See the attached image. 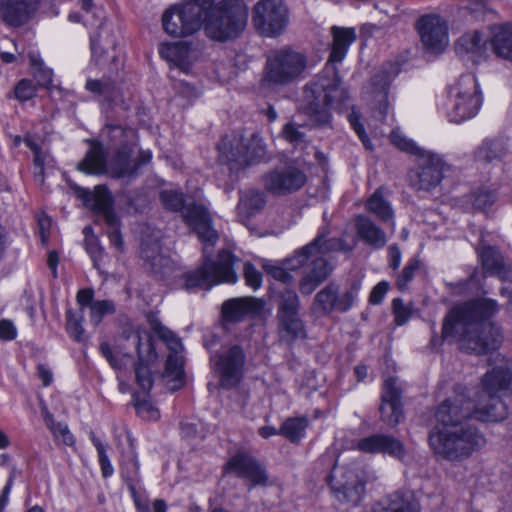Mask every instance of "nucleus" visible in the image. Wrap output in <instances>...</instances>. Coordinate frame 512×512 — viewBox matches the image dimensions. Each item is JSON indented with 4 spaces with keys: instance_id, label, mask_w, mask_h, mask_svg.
<instances>
[{
    "instance_id": "obj_50",
    "label": "nucleus",
    "mask_w": 512,
    "mask_h": 512,
    "mask_svg": "<svg viewBox=\"0 0 512 512\" xmlns=\"http://www.w3.org/2000/svg\"><path fill=\"white\" fill-rule=\"evenodd\" d=\"M115 312L114 302L111 300L95 301L91 304L90 318L91 321L98 325L103 316L113 314Z\"/></svg>"
},
{
    "instance_id": "obj_41",
    "label": "nucleus",
    "mask_w": 512,
    "mask_h": 512,
    "mask_svg": "<svg viewBox=\"0 0 512 512\" xmlns=\"http://www.w3.org/2000/svg\"><path fill=\"white\" fill-rule=\"evenodd\" d=\"M46 426L50 429L57 444L72 447L75 445V437L63 421H56L55 418H45Z\"/></svg>"
},
{
    "instance_id": "obj_53",
    "label": "nucleus",
    "mask_w": 512,
    "mask_h": 512,
    "mask_svg": "<svg viewBox=\"0 0 512 512\" xmlns=\"http://www.w3.org/2000/svg\"><path fill=\"white\" fill-rule=\"evenodd\" d=\"M14 93L19 101L25 102L36 96L37 88L32 80L22 79L15 86Z\"/></svg>"
},
{
    "instance_id": "obj_1",
    "label": "nucleus",
    "mask_w": 512,
    "mask_h": 512,
    "mask_svg": "<svg viewBox=\"0 0 512 512\" xmlns=\"http://www.w3.org/2000/svg\"><path fill=\"white\" fill-rule=\"evenodd\" d=\"M499 310L496 300L478 297L454 306L442 324V338H457L468 353L484 355L502 343L500 328L491 320Z\"/></svg>"
},
{
    "instance_id": "obj_64",
    "label": "nucleus",
    "mask_w": 512,
    "mask_h": 512,
    "mask_svg": "<svg viewBox=\"0 0 512 512\" xmlns=\"http://www.w3.org/2000/svg\"><path fill=\"white\" fill-rule=\"evenodd\" d=\"M136 505L138 508V512H166L167 510V505L165 501L161 499H156L153 502L152 507L139 503H136Z\"/></svg>"
},
{
    "instance_id": "obj_11",
    "label": "nucleus",
    "mask_w": 512,
    "mask_h": 512,
    "mask_svg": "<svg viewBox=\"0 0 512 512\" xmlns=\"http://www.w3.org/2000/svg\"><path fill=\"white\" fill-rule=\"evenodd\" d=\"M212 6V0H187L172 6L162 16L165 32L173 37L192 35L203 26L205 13Z\"/></svg>"
},
{
    "instance_id": "obj_52",
    "label": "nucleus",
    "mask_w": 512,
    "mask_h": 512,
    "mask_svg": "<svg viewBox=\"0 0 512 512\" xmlns=\"http://www.w3.org/2000/svg\"><path fill=\"white\" fill-rule=\"evenodd\" d=\"M31 64L36 68L34 72L35 78L40 86L47 89L53 87V72L51 69L44 67L41 60H37L34 56H30Z\"/></svg>"
},
{
    "instance_id": "obj_61",
    "label": "nucleus",
    "mask_w": 512,
    "mask_h": 512,
    "mask_svg": "<svg viewBox=\"0 0 512 512\" xmlns=\"http://www.w3.org/2000/svg\"><path fill=\"white\" fill-rule=\"evenodd\" d=\"M17 331L12 321L7 319L0 320V339L11 341L16 338Z\"/></svg>"
},
{
    "instance_id": "obj_36",
    "label": "nucleus",
    "mask_w": 512,
    "mask_h": 512,
    "mask_svg": "<svg viewBox=\"0 0 512 512\" xmlns=\"http://www.w3.org/2000/svg\"><path fill=\"white\" fill-rule=\"evenodd\" d=\"M508 153L507 142L502 138L486 139L474 152L475 160L481 163L501 161Z\"/></svg>"
},
{
    "instance_id": "obj_9",
    "label": "nucleus",
    "mask_w": 512,
    "mask_h": 512,
    "mask_svg": "<svg viewBox=\"0 0 512 512\" xmlns=\"http://www.w3.org/2000/svg\"><path fill=\"white\" fill-rule=\"evenodd\" d=\"M248 9L239 0H224L206 10L204 30L210 39L224 42L238 37L246 27Z\"/></svg>"
},
{
    "instance_id": "obj_55",
    "label": "nucleus",
    "mask_w": 512,
    "mask_h": 512,
    "mask_svg": "<svg viewBox=\"0 0 512 512\" xmlns=\"http://www.w3.org/2000/svg\"><path fill=\"white\" fill-rule=\"evenodd\" d=\"M243 276L246 285L254 290L258 289L262 284V273L250 262L244 264Z\"/></svg>"
},
{
    "instance_id": "obj_25",
    "label": "nucleus",
    "mask_w": 512,
    "mask_h": 512,
    "mask_svg": "<svg viewBox=\"0 0 512 512\" xmlns=\"http://www.w3.org/2000/svg\"><path fill=\"white\" fill-rule=\"evenodd\" d=\"M265 307V301L256 297H239L226 300L222 304V317L225 321L236 323L246 317L259 316Z\"/></svg>"
},
{
    "instance_id": "obj_10",
    "label": "nucleus",
    "mask_w": 512,
    "mask_h": 512,
    "mask_svg": "<svg viewBox=\"0 0 512 512\" xmlns=\"http://www.w3.org/2000/svg\"><path fill=\"white\" fill-rule=\"evenodd\" d=\"M83 205L95 214L101 215L107 225L110 243L118 250L123 249V239L120 231V220L113 211V198L107 186L97 185L93 190L83 188L76 183H69Z\"/></svg>"
},
{
    "instance_id": "obj_38",
    "label": "nucleus",
    "mask_w": 512,
    "mask_h": 512,
    "mask_svg": "<svg viewBox=\"0 0 512 512\" xmlns=\"http://www.w3.org/2000/svg\"><path fill=\"white\" fill-rule=\"evenodd\" d=\"M83 322V309H80L78 311H73L69 309L66 311V331L68 335L77 342H84L86 340Z\"/></svg>"
},
{
    "instance_id": "obj_46",
    "label": "nucleus",
    "mask_w": 512,
    "mask_h": 512,
    "mask_svg": "<svg viewBox=\"0 0 512 512\" xmlns=\"http://www.w3.org/2000/svg\"><path fill=\"white\" fill-rule=\"evenodd\" d=\"M420 267L421 261L417 257L411 258L397 276L396 287L402 292L407 290L409 284L414 279L416 271H418Z\"/></svg>"
},
{
    "instance_id": "obj_48",
    "label": "nucleus",
    "mask_w": 512,
    "mask_h": 512,
    "mask_svg": "<svg viewBox=\"0 0 512 512\" xmlns=\"http://www.w3.org/2000/svg\"><path fill=\"white\" fill-rule=\"evenodd\" d=\"M85 88L97 96L110 98L114 93L115 84L111 79H88Z\"/></svg>"
},
{
    "instance_id": "obj_42",
    "label": "nucleus",
    "mask_w": 512,
    "mask_h": 512,
    "mask_svg": "<svg viewBox=\"0 0 512 512\" xmlns=\"http://www.w3.org/2000/svg\"><path fill=\"white\" fill-rule=\"evenodd\" d=\"M308 426L307 418H286L282 423L279 434L288 438L291 442H298Z\"/></svg>"
},
{
    "instance_id": "obj_23",
    "label": "nucleus",
    "mask_w": 512,
    "mask_h": 512,
    "mask_svg": "<svg viewBox=\"0 0 512 512\" xmlns=\"http://www.w3.org/2000/svg\"><path fill=\"white\" fill-rule=\"evenodd\" d=\"M135 338L138 354V361L135 364V377L138 385L144 391H148L152 388L153 379L147 362L156 358V352L152 337L148 332H138Z\"/></svg>"
},
{
    "instance_id": "obj_29",
    "label": "nucleus",
    "mask_w": 512,
    "mask_h": 512,
    "mask_svg": "<svg viewBox=\"0 0 512 512\" xmlns=\"http://www.w3.org/2000/svg\"><path fill=\"white\" fill-rule=\"evenodd\" d=\"M354 226L358 239L365 245L378 250L387 244L384 230L368 216H356Z\"/></svg>"
},
{
    "instance_id": "obj_6",
    "label": "nucleus",
    "mask_w": 512,
    "mask_h": 512,
    "mask_svg": "<svg viewBox=\"0 0 512 512\" xmlns=\"http://www.w3.org/2000/svg\"><path fill=\"white\" fill-rule=\"evenodd\" d=\"M390 140L400 150L418 157L417 167L409 174L414 189L431 191L441 183L445 171L449 169L441 155L418 147L399 130L391 132Z\"/></svg>"
},
{
    "instance_id": "obj_43",
    "label": "nucleus",
    "mask_w": 512,
    "mask_h": 512,
    "mask_svg": "<svg viewBox=\"0 0 512 512\" xmlns=\"http://www.w3.org/2000/svg\"><path fill=\"white\" fill-rule=\"evenodd\" d=\"M121 476L133 495L136 494V483L139 481V462L133 452L128 460L121 465Z\"/></svg>"
},
{
    "instance_id": "obj_12",
    "label": "nucleus",
    "mask_w": 512,
    "mask_h": 512,
    "mask_svg": "<svg viewBox=\"0 0 512 512\" xmlns=\"http://www.w3.org/2000/svg\"><path fill=\"white\" fill-rule=\"evenodd\" d=\"M448 117L460 123L477 115L482 105V94L476 77L463 74L449 89Z\"/></svg>"
},
{
    "instance_id": "obj_56",
    "label": "nucleus",
    "mask_w": 512,
    "mask_h": 512,
    "mask_svg": "<svg viewBox=\"0 0 512 512\" xmlns=\"http://www.w3.org/2000/svg\"><path fill=\"white\" fill-rule=\"evenodd\" d=\"M348 120L350 122L351 127L359 136L364 146L367 149L371 150L372 144L367 133L365 132L364 126L360 122V114L357 113L355 110H352L351 113L348 115Z\"/></svg>"
},
{
    "instance_id": "obj_5",
    "label": "nucleus",
    "mask_w": 512,
    "mask_h": 512,
    "mask_svg": "<svg viewBox=\"0 0 512 512\" xmlns=\"http://www.w3.org/2000/svg\"><path fill=\"white\" fill-rule=\"evenodd\" d=\"M304 102L305 112L321 125L330 122V109L348 107L349 94L335 65L326 64L317 79L305 86Z\"/></svg>"
},
{
    "instance_id": "obj_58",
    "label": "nucleus",
    "mask_w": 512,
    "mask_h": 512,
    "mask_svg": "<svg viewBox=\"0 0 512 512\" xmlns=\"http://www.w3.org/2000/svg\"><path fill=\"white\" fill-rule=\"evenodd\" d=\"M394 321L398 326L404 325L411 317V310L404 304L403 300L396 298L393 300Z\"/></svg>"
},
{
    "instance_id": "obj_62",
    "label": "nucleus",
    "mask_w": 512,
    "mask_h": 512,
    "mask_svg": "<svg viewBox=\"0 0 512 512\" xmlns=\"http://www.w3.org/2000/svg\"><path fill=\"white\" fill-rule=\"evenodd\" d=\"M189 48L184 43L172 45L167 48L169 55L173 57L172 60L180 62L184 61L188 57Z\"/></svg>"
},
{
    "instance_id": "obj_31",
    "label": "nucleus",
    "mask_w": 512,
    "mask_h": 512,
    "mask_svg": "<svg viewBox=\"0 0 512 512\" xmlns=\"http://www.w3.org/2000/svg\"><path fill=\"white\" fill-rule=\"evenodd\" d=\"M391 74L386 70L376 73L372 79V87L376 105L374 107V117L384 122L388 114V88L391 82Z\"/></svg>"
},
{
    "instance_id": "obj_7",
    "label": "nucleus",
    "mask_w": 512,
    "mask_h": 512,
    "mask_svg": "<svg viewBox=\"0 0 512 512\" xmlns=\"http://www.w3.org/2000/svg\"><path fill=\"white\" fill-rule=\"evenodd\" d=\"M90 148L84 158L77 164V169L89 175H109L114 179L131 178L137 175L132 149L129 145H121L107 160L105 149L97 140H87Z\"/></svg>"
},
{
    "instance_id": "obj_28",
    "label": "nucleus",
    "mask_w": 512,
    "mask_h": 512,
    "mask_svg": "<svg viewBox=\"0 0 512 512\" xmlns=\"http://www.w3.org/2000/svg\"><path fill=\"white\" fill-rule=\"evenodd\" d=\"M371 512H421V506L410 491L397 490L377 501Z\"/></svg>"
},
{
    "instance_id": "obj_22",
    "label": "nucleus",
    "mask_w": 512,
    "mask_h": 512,
    "mask_svg": "<svg viewBox=\"0 0 512 512\" xmlns=\"http://www.w3.org/2000/svg\"><path fill=\"white\" fill-rule=\"evenodd\" d=\"M140 257L145 268L152 274L164 277L171 270V259L161 253L160 237L158 234L142 236L140 244Z\"/></svg>"
},
{
    "instance_id": "obj_34",
    "label": "nucleus",
    "mask_w": 512,
    "mask_h": 512,
    "mask_svg": "<svg viewBox=\"0 0 512 512\" xmlns=\"http://www.w3.org/2000/svg\"><path fill=\"white\" fill-rule=\"evenodd\" d=\"M401 396L402 390L397 385V378H387L383 384L380 412L387 416H401L403 413Z\"/></svg>"
},
{
    "instance_id": "obj_40",
    "label": "nucleus",
    "mask_w": 512,
    "mask_h": 512,
    "mask_svg": "<svg viewBox=\"0 0 512 512\" xmlns=\"http://www.w3.org/2000/svg\"><path fill=\"white\" fill-rule=\"evenodd\" d=\"M282 337L289 340L301 337L304 334V325L298 314L278 316Z\"/></svg>"
},
{
    "instance_id": "obj_37",
    "label": "nucleus",
    "mask_w": 512,
    "mask_h": 512,
    "mask_svg": "<svg viewBox=\"0 0 512 512\" xmlns=\"http://www.w3.org/2000/svg\"><path fill=\"white\" fill-rule=\"evenodd\" d=\"M366 209L374 214L381 222L390 223L393 227L394 212L390 203L383 197L381 189H377L367 200Z\"/></svg>"
},
{
    "instance_id": "obj_33",
    "label": "nucleus",
    "mask_w": 512,
    "mask_h": 512,
    "mask_svg": "<svg viewBox=\"0 0 512 512\" xmlns=\"http://www.w3.org/2000/svg\"><path fill=\"white\" fill-rule=\"evenodd\" d=\"M489 41L485 40L482 33L472 31L465 33L455 42V51L461 56L471 55L473 62H478L486 53V45Z\"/></svg>"
},
{
    "instance_id": "obj_4",
    "label": "nucleus",
    "mask_w": 512,
    "mask_h": 512,
    "mask_svg": "<svg viewBox=\"0 0 512 512\" xmlns=\"http://www.w3.org/2000/svg\"><path fill=\"white\" fill-rule=\"evenodd\" d=\"M484 433L475 425L453 418L438 419L430 429L428 443L437 458L463 462L486 445Z\"/></svg>"
},
{
    "instance_id": "obj_15",
    "label": "nucleus",
    "mask_w": 512,
    "mask_h": 512,
    "mask_svg": "<svg viewBox=\"0 0 512 512\" xmlns=\"http://www.w3.org/2000/svg\"><path fill=\"white\" fill-rule=\"evenodd\" d=\"M360 288L361 282L355 280L341 293L339 285L330 282L315 295L312 310L321 316H327L333 312L345 313L353 307Z\"/></svg>"
},
{
    "instance_id": "obj_8",
    "label": "nucleus",
    "mask_w": 512,
    "mask_h": 512,
    "mask_svg": "<svg viewBox=\"0 0 512 512\" xmlns=\"http://www.w3.org/2000/svg\"><path fill=\"white\" fill-rule=\"evenodd\" d=\"M308 57L290 47L271 51L266 58L260 85L266 89L288 86L305 77Z\"/></svg>"
},
{
    "instance_id": "obj_49",
    "label": "nucleus",
    "mask_w": 512,
    "mask_h": 512,
    "mask_svg": "<svg viewBox=\"0 0 512 512\" xmlns=\"http://www.w3.org/2000/svg\"><path fill=\"white\" fill-rule=\"evenodd\" d=\"M496 200L497 194L495 191L487 188H480L476 190L471 197L473 206L478 210H486L492 206Z\"/></svg>"
},
{
    "instance_id": "obj_47",
    "label": "nucleus",
    "mask_w": 512,
    "mask_h": 512,
    "mask_svg": "<svg viewBox=\"0 0 512 512\" xmlns=\"http://www.w3.org/2000/svg\"><path fill=\"white\" fill-rule=\"evenodd\" d=\"M90 439L97 450L98 460H99V464L101 467L102 476L104 478H108V477L112 476L114 473V468L108 458L105 446L100 441V439L98 437H96V435L93 431L90 432Z\"/></svg>"
},
{
    "instance_id": "obj_59",
    "label": "nucleus",
    "mask_w": 512,
    "mask_h": 512,
    "mask_svg": "<svg viewBox=\"0 0 512 512\" xmlns=\"http://www.w3.org/2000/svg\"><path fill=\"white\" fill-rule=\"evenodd\" d=\"M282 135L287 141L295 145L305 141V134L292 123H287L283 127Z\"/></svg>"
},
{
    "instance_id": "obj_35",
    "label": "nucleus",
    "mask_w": 512,
    "mask_h": 512,
    "mask_svg": "<svg viewBox=\"0 0 512 512\" xmlns=\"http://www.w3.org/2000/svg\"><path fill=\"white\" fill-rule=\"evenodd\" d=\"M331 33L333 35L332 50L326 64L334 65L345 58L349 46L356 40V32L354 28L333 26Z\"/></svg>"
},
{
    "instance_id": "obj_27",
    "label": "nucleus",
    "mask_w": 512,
    "mask_h": 512,
    "mask_svg": "<svg viewBox=\"0 0 512 512\" xmlns=\"http://www.w3.org/2000/svg\"><path fill=\"white\" fill-rule=\"evenodd\" d=\"M478 254L485 276H496L501 281L512 282V267L505 264L502 254L496 247L483 245Z\"/></svg>"
},
{
    "instance_id": "obj_3",
    "label": "nucleus",
    "mask_w": 512,
    "mask_h": 512,
    "mask_svg": "<svg viewBox=\"0 0 512 512\" xmlns=\"http://www.w3.org/2000/svg\"><path fill=\"white\" fill-rule=\"evenodd\" d=\"M481 383L484 391L479 394L476 405L464 395L457 394L454 398L443 401L438 406L435 416H473L471 408H474L475 414L479 416H504L507 413V405L501 396L512 390L510 361L497 356L493 360V367L483 375Z\"/></svg>"
},
{
    "instance_id": "obj_2",
    "label": "nucleus",
    "mask_w": 512,
    "mask_h": 512,
    "mask_svg": "<svg viewBox=\"0 0 512 512\" xmlns=\"http://www.w3.org/2000/svg\"><path fill=\"white\" fill-rule=\"evenodd\" d=\"M182 215L203 244V263L196 270L183 275L184 288L187 291L195 288L208 290L220 283H236L238 275L234 265L239 259L228 250H221L215 259L211 257L209 248L216 244L219 235L212 226V217L207 208L195 202L187 203Z\"/></svg>"
},
{
    "instance_id": "obj_18",
    "label": "nucleus",
    "mask_w": 512,
    "mask_h": 512,
    "mask_svg": "<svg viewBox=\"0 0 512 512\" xmlns=\"http://www.w3.org/2000/svg\"><path fill=\"white\" fill-rule=\"evenodd\" d=\"M212 368L219 378V385L224 389L237 387L243 379L246 355L243 348L233 345L210 359Z\"/></svg>"
},
{
    "instance_id": "obj_16",
    "label": "nucleus",
    "mask_w": 512,
    "mask_h": 512,
    "mask_svg": "<svg viewBox=\"0 0 512 512\" xmlns=\"http://www.w3.org/2000/svg\"><path fill=\"white\" fill-rule=\"evenodd\" d=\"M289 10L283 0H259L253 8V24L265 37H277L286 29Z\"/></svg>"
},
{
    "instance_id": "obj_54",
    "label": "nucleus",
    "mask_w": 512,
    "mask_h": 512,
    "mask_svg": "<svg viewBox=\"0 0 512 512\" xmlns=\"http://www.w3.org/2000/svg\"><path fill=\"white\" fill-rule=\"evenodd\" d=\"M287 258L284 261L285 267L278 266V265H265L264 269L265 271L273 277L275 280H278L284 284H289L293 282V276L288 270H293L292 268H289L287 266Z\"/></svg>"
},
{
    "instance_id": "obj_26",
    "label": "nucleus",
    "mask_w": 512,
    "mask_h": 512,
    "mask_svg": "<svg viewBox=\"0 0 512 512\" xmlns=\"http://www.w3.org/2000/svg\"><path fill=\"white\" fill-rule=\"evenodd\" d=\"M39 0H0V20L9 27L25 25L38 9Z\"/></svg>"
},
{
    "instance_id": "obj_19",
    "label": "nucleus",
    "mask_w": 512,
    "mask_h": 512,
    "mask_svg": "<svg viewBox=\"0 0 512 512\" xmlns=\"http://www.w3.org/2000/svg\"><path fill=\"white\" fill-rule=\"evenodd\" d=\"M307 182L303 170L294 165L278 166L262 176L264 189L275 196H286L299 191Z\"/></svg>"
},
{
    "instance_id": "obj_21",
    "label": "nucleus",
    "mask_w": 512,
    "mask_h": 512,
    "mask_svg": "<svg viewBox=\"0 0 512 512\" xmlns=\"http://www.w3.org/2000/svg\"><path fill=\"white\" fill-rule=\"evenodd\" d=\"M225 473L245 479L250 488L265 486L269 477L264 466L246 451L236 452L224 466Z\"/></svg>"
},
{
    "instance_id": "obj_44",
    "label": "nucleus",
    "mask_w": 512,
    "mask_h": 512,
    "mask_svg": "<svg viewBox=\"0 0 512 512\" xmlns=\"http://www.w3.org/2000/svg\"><path fill=\"white\" fill-rule=\"evenodd\" d=\"M365 491L364 483L357 481L354 484H347L336 490V497L343 503L356 506L362 499Z\"/></svg>"
},
{
    "instance_id": "obj_57",
    "label": "nucleus",
    "mask_w": 512,
    "mask_h": 512,
    "mask_svg": "<svg viewBox=\"0 0 512 512\" xmlns=\"http://www.w3.org/2000/svg\"><path fill=\"white\" fill-rule=\"evenodd\" d=\"M134 407L137 414L149 413L159 414L158 408L151 402L148 395L135 394L133 396Z\"/></svg>"
},
{
    "instance_id": "obj_39",
    "label": "nucleus",
    "mask_w": 512,
    "mask_h": 512,
    "mask_svg": "<svg viewBox=\"0 0 512 512\" xmlns=\"http://www.w3.org/2000/svg\"><path fill=\"white\" fill-rule=\"evenodd\" d=\"M265 198L262 192L257 190H248L245 192L238 204L240 213H245L248 216L260 211L265 206Z\"/></svg>"
},
{
    "instance_id": "obj_17",
    "label": "nucleus",
    "mask_w": 512,
    "mask_h": 512,
    "mask_svg": "<svg viewBox=\"0 0 512 512\" xmlns=\"http://www.w3.org/2000/svg\"><path fill=\"white\" fill-rule=\"evenodd\" d=\"M328 234L329 230L326 227L319 230L317 236L310 243L295 250L293 255L287 260V266L292 269H299L317 253H351L355 249L356 242L349 244L343 238H327Z\"/></svg>"
},
{
    "instance_id": "obj_14",
    "label": "nucleus",
    "mask_w": 512,
    "mask_h": 512,
    "mask_svg": "<svg viewBox=\"0 0 512 512\" xmlns=\"http://www.w3.org/2000/svg\"><path fill=\"white\" fill-rule=\"evenodd\" d=\"M152 330L167 344L171 350L165 362L162 379L171 392L181 389L185 383L184 358L179 355L183 346L181 340L159 320L149 317Z\"/></svg>"
},
{
    "instance_id": "obj_63",
    "label": "nucleus",
    "mask_w": 512,
    "mask_h": 512,
    "mask_svg": "<svg viewBox=\"0 0 512 512\" xmlns=\"http://www.w3.org/2000/svg\"><path fill=\"white\" fill-rule=\"evenodd\" d=\"M389 267L397 270L401 262V251L397 244H392L388 248Z\"/></svg>"
},
{
    "instance_id": "obj_32",
    "label": "nucleus",
    "mask_w": 512,
    "mask_h": 512,
    "mask_svg": "<svg viewBox=\"0 0 512 512\" xmlns=\"http://www.w3.org/2000/svg\"><path fill=\"white\" fill-rule=\"evenodd\" d=\"M489 46L498 58L512 62V24L493 26Z\"/></svg>"
},
{
    "instance_id": "obj_20",
    "label": "nucleus",
    "mask_w": 512,
    "mask_h": 512,
    "mask_svg": "<svg viewBox=\"0 0 512 512\" xmlns=\"http://www.w3.org/2000/svg\"><path fill=\"white\" fill-rule=\"evenodd\" d=\"M424 48L433 53H441L448 45V26L438 14L422 15L415 24Z\"/></svg>"
},
{
    "instance_id": "obj_24",
    "label": "nucleus",
    "mask_w": 512,
    "mask_h": 512,
    "mask_svg": "<svg viewBox=\"0 0 512 512\" xmlns=\"http://www.w3.org/2000/svg\"><path fill=\"white\" fill-rule=\"evenodd\" d=\"M360 451L370 454H386L397 460L404 459L406 449L403 442L392 435L373 434L358 441Z\"/></svg>"
},
{
    "instance_id": "obj_51",
    "label": "nucleus",
    "mask_w": 512,
    "mask_h": 512,
    "mask_svg": "<svg viewBox=\"0 0 512 512\" xmlns=\"http://www.w3.org/2000/svg\"><path fill=\"white\" fill-rule=\"evenodd\" d=\"M160 199L163 205L172 211H184L185 206L187 204L185 203L184 196L182 193L172 190L162 191L160 194Z\"/></svg>"
},
{
    "instance_id": "obj_30",
    "label": "nucleus",
    "mask_w": 512,
    "mask_h": 512,
    "mask_svg": "<svg viewBox=\"0 0 512 512\" xmlns=\"http://www.w3.org/2000/svg\"><path fill=\"white\" fill-rule=\"evenodd\" d=\"M332 266L324 257H316L312 260L308 272L299 282V290L302 295L312 294L331 274Z\"/></svg>"
},
{
    "instance_id": "obj_13",
    "label": "nucleus",
    "mask_w": 512,
    "mask_h": 512,
    "mask_svg": "<svg viewBox=\"0 0 512 512\" xmlns=\"http://www.w3.org/2000/svg\"><path fill=\"white\" fill-rule=\"evenodd\" d=\"M218 161L227 165L231 172H239L251 163L264 156V146L261 138L253 134L245 141L243 136H225L218 144Z\"/></svg>"
},
{
    "instance_id": "obj_60",
    "label": "nucleus",
    "mask_w": 512,
    "mask_h": 512,
    "mask_svg": "<svg viewBox=\"0 0 512 512\" xmlns=\"http://www.w3.org/2000/svg\"><path fill=\"white\" fill-rule=\"evenodd\" d=\"M389 289V284L386 281L379 282L371 291L369 302L372 305H378L382 302L384 296Z\"/></svg>"
},
{
    "instance_id": "obj_45",
    "label": "nucleus",
    "mask_w": 512,
    "mask_h": 512,
    "mask_svg": "<svg viewBox=\"0 0 512 512\" xmlns=\"http://www.w3.org/2000/svg\"><path fill=\"white\" fill-rule=\"evenodd\" d=\"M300 301L294 290L285 288L280 294L278 316L298 314Z\"/></svg>"
}]
</instances>
